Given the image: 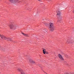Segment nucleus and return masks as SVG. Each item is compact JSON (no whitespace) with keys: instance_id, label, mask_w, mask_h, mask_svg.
<instances>
[{"instance_id":"f257e3e1","label":"nucleus","mask_w":74,"mask_h":74,"mask_svg":"<svg viewBox=\"0 0 74 74\" xmlns=\"http://www.w3.org/2000/svg\"><path fill=\"white\" fill-rule=\"evenodd\" d=\"M49 29L50 30L51 32H53L54 30H55L53 23H49Z\"/></svg>"},{"instance_id":"f03ea898","label":"nucleus","mask_w":74,"mask_h":74,"mask_svg":"<svg viewBox=\"0 0 74 74\" xmlns=\"http://www.w3.org/2000/svg\"><path fill=\"white\" fill-rule=\"evenodd\" d=\"M9 26L10 29L12 30H15V29H16V25H14V24L11 23L9 25Z\"/></svg>"},{"instance_id":"7ed1b4c3","label":"nucleus","mask_w":74,"mask_h":74,"mask_svg":"<svg viewBox=\"0 0 74 74\" xmlns=\"http://www.w3.org/2000/svg\"><path fill=\"white\" fill-rule=\"evenodd\" d=\"M9 1L12 3L13 5H17V1L18 0H8Z\"/></svg>"},{"instance_id":"20e7f679","label":"nucleus","mask_w":74,"mask_h":74,"mask_svg":"<svg viewBox=\"0 0 74 74\" xmlns=\"http://www.w3.org/2000/svg\"><path fill=\"white\" fill-rule=\"evenodd\" d=\"M58 56L61 60H64V58H63V56H62L61 54H58Z\"/></svg>"},{"instance_id":"39448f33","label":"nucleus","mask_w":74,"mask_h":74,"mask_svg":"<svg viewBox=\"0 0 74 74\" xmlns=\"http://www.w3.org/2000/svg\"><path fill=\"white\" fill-rule=\"evenodd\" d=\"M42 52L44 54V55H45V54H49V53L47 51L46 49H42Z\"/></svg>"},{"instance_id":"423d86ee","label":"nucleus","mask_w":74,"mask_h":74,"mask_svg":"<svg viewBox=\"0 0 74 74\" xmlns=\"http://www.w3.org/2000/svg\"><path fill=\"white\" fill-rule=\"evenodd\" d=\"M57 14L56 16H58V15H60L61 14V12L60 10H58L56 11Z\"/></svg>"},{"instance_id":"0eeeda50","label":"nucleus","mask_w":74,"mask_h":74,"mask_svg":"<svg viewBox=\"0 0 74 74\" xmlns=\"http://www.w3.org/2000/svg\"><path fill=\"white\" fill-rule=\"evenodd\" d=\"M66 42L68 44H70L73 42V40L71 39H68L67 40Z\"/></svg>"},{"instance_id":"6e6552de","label":"nucleus","mask_w":74,"mask_h":74,"mask_svg":"<svg viewBox=\"0 0 74 74\" xmlns=\"http://www.w3.org/2000/svg\"><path fill=\"white\" fill-rule=\"evenodd\" d=\"M17 70L18 71H20L21 74H26L25 73V72H24V71L22 70H21V69H17Z\"/></svg>"},{"instance_id":"1a4fd4ad","label":"nucleus","mask_w":74,"mask_h":74,"mask_svg":"<svg viewBox=\"0 0 74 74\" xmlns=\"http://www.w3.org/2000/svg\"><path fill=\"white\" fill-rule=\"evenodd\" d=\"M29 62H31V63H32L33 64H34V63H35V62H34V61L33 60H32L31 59H29Z\"/></svg>"},{"instance_id":"9d476101","label":"nucleus","mask_w":74,"mask_h":74,"mask_svg":"<svg viewBox=\"0 0 74 74\" xmlns=\"http://www.w3.org/2000/svg\"><path fill=\"white\" fill-rule=\"evenodd\" d=\"M69 73H68L67 72H65L64 73L65 74H74V73L73 72H69Z\"/></svg>"},{"instance_id":"9b49d317","label":"nucleus","mask_w":74,"mask_h":74,"mask_svg":"<svg viewBox=\"0 0 74 74\" xmlns=\"http://www.w3.org/2000/svg\"><path fill=\"white\" fill-rule=\"evenodd\" d=\"M0 36L1 38H2V39H3H3L4 38V37L5 36H4L3 35L0 34Z\"/></svg>"},{"instance_id":"f8f14e48","label":"nucleus","mask_w":74,"mask_h":74,"mask_svg":"<svg viewBox=\"0 0 74 74\" xmlns=\"http://www.w3.org/2000/svg\"><path fill=\"white\" fill-rule=\"evenodd\" d=\"M57 19L58 20H60L62 19V18L60 16H59L57 17Z\"/></svg>"},{"instance_id":"ddd939ff","label":"nucleus","mask_w":74,"mask_h":74,"mask_svg":"<svg viewBox=\"0 0 74 74\" xmlns=\"http://www.w3.org/2000/svg\"><path fill=\"white\" fill-rule=\"evenodd\" d=\"M22 34H23L24 36H26V37H28V35L27 34H25L23 33H22Z\"/></svg>"},{"instance_id":"4468645a","label":"nucleus","mask_w":74,"mask_h":74,"mask_svg":"<svg viewBox=\"0 0 74 74\" xmlns=\"http://www.w3.org/2000/svg\"><path fill=\"white\" fill-rule=\"evenodd\" d=\"M8 39V38L7 37H5V36H4V37L3 38V40H7Z\"/></svg>"},{"instance_id":"2eb2a0df","label":"nucleus","mask_w":74,"mask_h":74,"mask_svg":"<svg viewBox=\"0 0 74 74\" xmlns=\"http://www.w3.org/2000/svg\"><path fill=\"white\" fill-rule=\"evenodd\" d=\"M39 1H41L42 0H38Z\"/></svg>"},{"instance_id":"dca6fc26","label":"nucleus","mask_w":74,"mask_h":74,"mask_svg":"<svg viewBox=\"0 0 74 74\" xmlns=\"http://www.w3.org/2000/svg\"><path fill=\"white\" fill-rule=\"evenodd\" d=\"M64 55L65 56H66V55H65V54H64Z\"/></svg>"}]
</instances>
